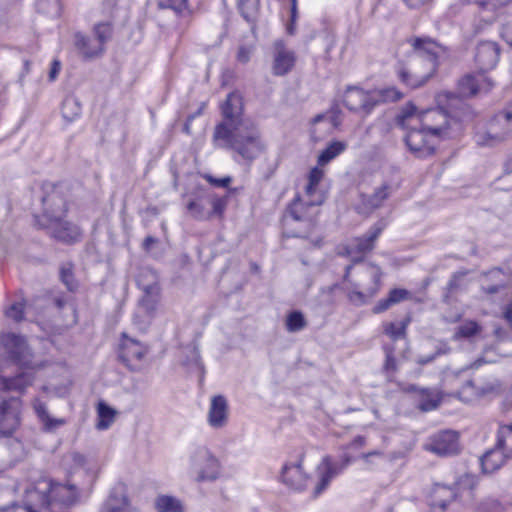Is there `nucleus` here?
Listing matches in <instances>:
<instances>
[{
  "instance_id": "f257e3e1",
  "label": "nucleus",
  "mask_w": 512,
  "mask_h": 512,
  "mask_svg": "<svg viewBox=\"0 0 512 512\" xmlns=\"http://www.w3.org/2000/svg\"><path fill=\"white\" fill-rule=\"evenodd\" d=\"M67 469L69 479L65 484L41 478L30 484L28 496L37 497L41 507L59 510L62 506L75 504L82 495L90 493V487L96 478L97 462L79 452H68L62 460Z\"/></svg>"
},
{
  "instance_id": "f03ea898",
  "label": "nucleus",
  "mask_w": 512,
  "mask_h": 512,
  "mask_svg": "<svg viewBox=\"0 0 512 512\" xmlns=\"http://www.w3.org/2000/svg\"><path fill=\"white\" fill-rule=\"evenodd\" d=\"M386 227L384 221H378L369 232L361 238H355L348 242L339 254L349 257L353 263L360 264L354 269L348 265L344 274V290L349 300L355 305H363L376 295L380 288L381 270L378 266L362 263V259L368 251L374 247V241Z\"/></svg>"
},
{
  "instance_id": "7ed1b4c3",
  "label": "nucleus",
  "mask_w": 512,
  "mask_h": 512,
  "mask_svg": "<svg viewBox=\"0 0 512 512\" xmlns=\"http://www.w3.org/2000/svg\"><path fill=\"white\" fill-rule=\"evenodd\" d=\"M412 45L414 51L408 63L399 65L396 73L403 84L416 89L436 73L439 64L448 58V52L431 39L417 38Z\"/></svg>"
},
{
  "instance_id": "20e7f679",
  "label": "nucleus",
  "mask_w": 512,
  "mask_h": 512,
  "mask_svg": "<svg viewBox=\"0 0 512 512\" xmlns=\"http://www.w3.org/2000/svg\"><path fill=\"white\" fill-rule=\"evenodd\" d=\"M396 123L401 128H410L411 123L418 124L431 133L432 139L440 141L454 138L461 131V124L456 119L450 118L443 109L418 112L411 103L401 109L396 117Z\"/></svg>"
},
{
  "instance_id": "39448f33",
  "label": "nucleus",
  "mask_w": 512,
  "mask_h": 512,
  "mask_svg": "<svg viewBox=\"0 0 512 512\" xmlns=\"http://www.w3.org/2000/svg\"><path fill=\"white\" fill-rule=\"evenodd\" d=\"M494 359L478 358L470 367H465L457 371H447L444 373L443 385L451 389V394L460 401L469 403L473 400L486 397L496 393L499 390V383L491 378L487 381L474 382L470 379L469 369H478L483 363L495 362Z\"/></svg>"
},
{
  "instance_id": "423d86ee",
  "label": "nucleus",
  "mask_w": 512,
  "mask_h": 512,
  "mask_svg": "<svg viewBox=\"0 0 512 512\" xmlns=\"http://www.w3.org/2000/svg\"><path fill=\"white\" fill-rule=\"evenodd\" d=\"M43 207V214L37 218V222L55 239L64 243H74L80 239L81 229L62 218L66 211V203L60 195L51 194L44 197Z\"/></svg>"
},
{
  "instance_id": "0eeeda50",
  "label": "nucleus",
  "mask_w": 512,
  "mask_h": 512,
  "mask_svg": "<svg viewBox=\"0 0 512 512\" xmlns=\"http://www.w3.org/2000/svg\"><path fill=\"white\" fill-rule=\"evenodd\" d=\"M213 142L216 147L232 149L233 159L238 163L250 164L265 151V144L253 122L231 131L227 140L213 139Z\"/></svg>"
},
{
  "instance_id": "6e6552de",
  "label": "nucleus",
  "mask_w": 512,
  "mask_h": 512,
  "mask_svg": "<svg viewBox=\"0 0 512 512\" xmlns=\"http://www.w3.org/2000/svg\"><path fill=\"white\" fill-rule=\"evenodd\" d=\"M36 354H0V380L6 390L18 392L31 385L32 371L41 366Z\"/></svg>"
},
{
  "instance_id": "1a4fd4ad",
  "label": "nucleus",
  "mask_w": 512,
  "mask_h": 512,
  "mask_svg": "<svg viewBox=\"0 0 512 512\" xmlns=\"http://www.w3.org/2000/svg\"><path fill=\"white\" fill-rule=\"evenodd\" d=\"M187 462L189 472L198 482L214 481L220 476V462L206 446L192 447L188 453Z\"/></svg>"
},
{
  "instance_id": "9d476101",
  "label": "nucleus",
  "mask_w": 512,
  "mask_h": 512,
  "mask_svg": "<svg viewBox=\"0 0 512 512\" xmlns=\"http://www.w3.org/2000/svg\"><path fill=\"white\" fill-rule=\"evenodd\" d=\"M243 103L240 94L232 92L227 96L226 101L221 105L222 121L214 129L213 139H228L233 130H239L242 126L251 121L245 119L242 114Z\"/></svg>"
},
{
  "instance_id": "9b49d317",
  "label": "nucleus",
  "mask_w": 512,
  "mask_h": 512,
  "mask_svg": "<svg viewBox=\"0 0 512 512\" xmlns=\"http://www.w3.org/2000/svg\"><path fill=\"white\" fill-rule=\"evenodd\" d=\"M111 35L112 27L108 22L98 23L94 26L93 37L80 32L75 33L74 46L84 58H95L104 52L105 43Z\"/></svg>"
},
{
  "instance_id": "f8f14e48",
  "label": "nucleus",
  "mask_w": 512,
  "mask_h": 512,
  "mask_svg": "<svg viewBox=\"0 0 512 512\" xmlns=\"http://www.w3.org/2000/svg\"><path fill=\"white\" fill-rule=\"evenodd\" d=\"M406 130L404 141L409 151L417 158H426L432 155L436 146L441 142L439 139H432L431 133L427 132L418 124L411 123Z\"/></svg>"
},
{
  "instance_id": "ddd939ff",
  "label": "nucleus",
  "mask_w": 512,
  "mask_h": 512,
  "mask_svg": "<svg viewBox=\"0 0 512 512\" xmlns=\"http://www.w3.org/2000/svg\"><path fill=\"white\" fill-rule=\"evenodd\" d=\"M351 463V457L343 454L340 461H335L329 455L324 456L316 469L317 483L313 495L318 497L330 485L333 478L342 473Z\"/></svg>"
},
{
  "instance_id": "4468645a",
  "label": "nucleus",
  "mask_w": 512,
  "mask_h": 512,
  "mask_svg": "<svg viewBox=\"0 0 512 512\" xmlns=\"http://www.w3.org/2000/svg\"><path fill=\"white\" fill-rule=\"evenodd\" d=\"M424 449L439 456L452 455L459 450L458 433L452 430L439 431L424 443Z\"/></svg>"
},
{
  "instance_id": "2eb2a0df",
  "label": "nucleus",
  "mask_w": 512,
  "mask_h": 512,
  "mask_svg": "<svg viewBox=\"0 0 512 512\" xmlns=\"http://www.w3.org/2000/svg\"><path fill=\"white\" fill-rule=\"evenodd\" d=\"M22 403L19 398H10L0 402V434L11 436L20 425Z\"/></svg>"
},
{
  "instance_id": "dca6fc26",
  "label": "nucleus",
  "mask_w": 512,
  "mask_h": 512,
  "mask_svg": "<svg viewBox=\"0 0 512 512\" xmlns=\"http://www.w3.org/2000/svg\"><path fill=\"white\" fill-rule=\"evenodd\" d=\"M311 198L303 195L302 198H296L288 207L284 216L285 222L288 223L289 219L293 221L303 222L305 228L309 229L313 225L314 217L317 214V206L313 209L310 207Z\"/></svg>"
},
{
  "instance_id": "f3484780",
  "label": "nucleus",
  "mask_w": 512,
  "mask_h": 512,
  "mask_svg": "<svg viewBox=\"0 0 512 512\" xmlns=\"http://www.w3.org/2000/svg\"><path fill=\"white\" fill-rule=\"evenodd\" d=\"M229 405L225 396L214 395L210 399L207 423L213 429H222L228 424Z\"/></svg>"
},
{
  "instance_id": "a211bd4d",
  "label": "nucleus",
  "mask_w": 512,
  "mask_h": 512,
  "mask_svg": "<svg viewBox=\"0 0 512 512\" xmlns=\"http://www.w3.org/2000/svg\"><path fill=\"white\" fill-rule=\"evenodd\" d=\"M100 512H137V510L128 499L126 486L119 483L111 489Z\"/></svg>"
},
{
  "instance_id": "6ab92c4d",
  "label": "nucleus",
  "mask_w": 512,
  "mask_h": 512,
  "mask_svg": "<svg viewBox=\"0 0 512 512\" xmlns=\"http://www.w3.org/2000/svg\"><path fill=\"white\" fill-rule=\"evenodd\" d=\"M372 91H365L358 87H349L344 94L345 106L353 111L364 110L369 113L374 107Z\"/></svg>"
},
{
  "instance_id": "aec40b11",
  "label": "nucleus",
  "mask_w": 512,
  "mask_h": 512,
  "mask_svg": "<svg viewBox=\"0 0 512 512\" xmlns=\"http://www.w3.org/2000/svg\"><path fill=\"white\" fill-rule=\"evenodd\" d=\"M512 121V105L505 111L498 113L492 122L490 123L489 130L487 132V139L480 140L477 142L480 144L490 145L494 140L501 141L508 135L509 129L506 124Z\"/></svg>"
},
{
  "instance_id": "412c9836",
  "label": "nucleus",
  "mask_w": 512,
  "mask_h": 512,
  "mask_svg": "<svg viewBox=\"0 0 512 512\" xmlns=\"http://www.w3.org/2000/svg\"><path fill=\"white\" fill-rule=\"evenodd\" d=\"M296 61L295 53L288 49L283 42L274 45L272 71L276 76H283L291 71Z\"/></svg>"
},
{
  "instance_id": "4be33fe9",
  "label": "nucleus",
  "mask_w": 512,
  "mask_h": 512,
  "mask_svg": "<svg viewBox=\"0 0 512 512\" xmlns=\"http://www.w3.org/2000/svg\"><path fill=\"white\" fill-rule=\"evenodd\" d=\"M499 60V47L495 42L483 41L476 48L475 61L481 73L493 69Z\"/></svg>"
},
{
  "instance_id": "5701e85b",
  "label": "nucleus",
  "mask_w": 512,
  "mask_h": 512,
  "mask_svg": "<svg viewBox=\"0 0 512 512\" xmlns=\"http://www.w3.org/2000/svg\"><path fill=\"white\" fill-rule=\"evenodd\" d=\"M491 87L492 82L484 73L466 75L459 82V93L463 97H469L482 90L488 91Z\"/></svg>"
},
{
  "instance_id": "b1692460",
  "label": "nucleus",
  "mask_w": 512,
  "mask_h": 512,
  "mask_svg": "<svg viewBox=\"0 0 512 512\" xmlns=\"http://www.w3.org/2000/svg\"><path fill=\"white\" fill-rule=\"evenodd\" d=\"M508 276L499 268L485 273L481 278V288L487 294H498L506 291Z\"/></svg>"
},
{
  "instance_id": "393cba45",
  "label": "nucleus",
  "mask_w": 512,
  "mask_h": 512,
  "mask_svg": "<svg viewBox=\"0 0 512 512\" xmlns=\"http://www.w3.org/2000/svg\"><path fill=\"white\" fill-rule=\"evenodd\" d=\"M281 479L286 486L296 491L303 490L308 482V477L300 463L284 465Z\"/></svg>"
},
{
  "instance_id": "a878e982",
  "label": "nucleus",
  "mask_w": 512,
  "mask_h": 512,
  "mask_svg": "<svg viewBox=\"0 0 512 512\" xmlns=\"http://www.w3.org/2000/svg\"><path fill=\"white\" fill-rule=\"evenodd\" d=\"M322 167L317 164L316 167L311 169L308 175V183L305 187V196L311 198L310 207L312 209L323 202V194L318 187L325 174Z\"/></svg>"
},
{
  "instance_id": "bb28decb",
  "label": "nucleus",
  "mask_w": 512,
  "mask_h": 512,
  "mask_svg": "<svg viewBox=\"0 0 512 512\" xmlns=\"http://www.w3.org/2000/svg\"><path fill=\"white\" fill-rule=\"evenodd\" d=\"M512 457L507 454L503 449L495 446L488 450L481 458V467L484 473H493L500 469Z\"/></svg>"
},
{
  "instance_id": "cd10ccee",
  "label": "nucleus",
  "mask_w": 512,
  "mask_h": 512,
  "mask_svg": "<svg viewBox=\"0 0 512 512\" xmlns=\"http://www.w3.org/2000/svg\"><path fill=\"white\" fill-rule=\"evenodd\" d=\"M392 191V187L388 183H383L381 186L374 189L372 194H362V204L367 209H375L382 205L388 198Z\"/></svg>"
},
{
  "instance_id": "c85d7f7f",
  "label": "nucleus",
  "mask_w": 512,
  "mask_h": 512,
  "mask_svg": "<svg viewBox=\"0 0 512 512\" xmlns=\"http://www.w3.org/2000/svg\"><path fill=\"white\" fill-rule=\"evenodd\" d=\"M29 348L24 336L15 333L0 334V350L5 352H25Z\"/></svg>"
},
{
  "instance_id": "c756f323",
  "label": "nucleus",
  "mask_w": 512,
  "mask_h": 512,
  "mask_svg": "<svg viewBox=\"0 0 512 512\" xmlns=\"http://www.w3.org/2000/svg\"><path fill=\"white\" fill-rule=\"evenodd\" d=\"M33 408L46 431H53L65 424L64 419L51 417L46 409L45 404L39 399L34 400Z\"/></svg>"
},
{
  "instance_id": "7c9ffc66",
  "label": "nucleus",
  "mask_w": 512,
  "mask_h": 512,
  "mask_svg": "<svg viewBox=\"0 0 512 512\" xmlns=\"http://www.w3.org/2000/svg\"><path fill=\"white\" fill-rule=\"evenodd\" d=\"M184 358L181 359V364L189 373L198 376V383L200 386L204 384L205 367L200 357V354H183Z\"/></svg>"
},
{
  "instance_id": "2f4dec72",
  "label": "nucleus",
  "mask_w": 512,
  "mask_h": 512,
  "mask_svg": "<svg viewBox=\"0 0 512 512\" xmlns=\"http://www.w3.org/2000/svg\"><path fill=\"white\" fill-rule=\"evenodd\" d=\"M457 497V492L453 487L446 485H436L433 491L432 506L444 510L447 505Z\"/></svg>"
},
{
  "instance_id": "473e14b6",
  "label": "nucleus",
  "mask_w": 512,
  "mask_h": 512,
  "mask_svg": "<svg viewBox=\"0 0 512 512\" xmlns=\"http://www.w3.org/2000/svg\"><path fill=\"white\" fill-rule=\"evenodd\" d=\"M187 210L190 216L196 220L204 221L211 218L208 198H197L190 201Z\"/></svg>"
},
{
  "instance_id": "72a5a7b5",
  "label": "nucleus",
  "mask_w": 512,
  "mask_h": 512,
  "mask_svg": "<svg viewBox=\"0 0 512 512\" xmlns=\"http://www.w3.org/2000/svg\"><path fill=\"white\" fill-rule=\"evenodd\" d=\"M157 279L155 271L143 268L137 276V284L145 294H156L158 291Z\"/></svg>"
},
{
  "instance_id": "f704fd0d",
  "label": "nucleus",
  "mask_w": 512,
  "mask_h": 512,
  "mask_svg": "<svg viewBox=\"0 0 512 512\" xmlns=\"http://www.w3.org/2000/svg\"><path fill=\"white\" fill-rule=\"evenodd\" d=\"M481 8V18L491 22L496 18V12L508 4L510 0H475Z\"/></svg>"
},
{
  "instance_id": "c9c22d12",
  "label": "nucleus",
  "mask_w": 512,
  "mask_h": 512,
  "mask_svg": "<svg viewBox=\"0 0 512 512\" xmlns=\"http://www.w3.org/2000/svg\"><path fill=\"white\" fill-rule=\"evenodd\" d=\"M482 327L475 321L467 320L461 323L454 334L456 339L475 340L481 336Z\"/></svg>"
},
{
  "instance_id": "e433bc0d",
  "label": "nucleus",
  "mask_w": 512,
  "mask_h": 512,
  "mask_svg": "<svg viewBox=\"0 0 512 512\" xmlns=\"http://www.w3.org/2000/svg\"><path fill=\"white\" fill-rule=\"evenodd\" d=\"M340 123V111L338 109H331L325 113L318 114L312 120V125L314 127H316L318 124H324V129L327 132L338 127Z\"/></svg>"
},
{
  "instance_id": "4c0bfd02",
  "label": "nucleus",
  "mask_w": 512,
  "mask_h": 512,
  "mask_svg": "<svg viewBox=\"0 0 512 512\" xmlns=\"http://www.w3.org/2000/svg\"><path fill=\"white\" fill-rule=\"evenodd\" d=\"M28 490H33L30 485L24 488V504H13L9 507L0 508V512H37L36 507L41 506L37 497L28 496Z\"/></svg>"
},
{
  "instance_id": "58836bf2",
  "label": "nucleus",
  "mask_w": 512,
  "mask_h": 512,
  "mask_svg": "<svg viewBox=\"0 0 512 512\" xmlns=\"http://www.w3.org/2000/svg\"><path fill=\"white\" fill-rule=\"evenodd\" d=\"M155 507L158 512H185L182 502L178 498L169 495L158 496Z\"/></svg>"
},
{
  "instance_id": "ea45409f",
  "label": "nucleus",
  "mask_w": 512,
  "mask_h": 512,
  "mask_svg": "<svg viewBox=\"0 0 512 512\" xmlns=\"http://www.w3.org/2000/svg\"><path fill=\"white\" fill-rule=\"evenodd\" d=\"M441 400L440 393L432 389H422L419 393L418 407L422 411H432Z\"/></svg>"
},
{
  "instance_id": "a19ab883",
  "label": "nucleus",
  "mask_w": 512,
  "mask_h": 512,
  "mask_svg": "<svg viewBox=\"0 0 512 512\" xmlns=\"http://www.w3.org/2000/svg\"><path fill=\"white\" fill-rule=\"evenodd\" d=\"M346 143L341 141H334L330 143L318 156L317 164L319 166H325L330 161L339 156L346 150Z\"/></svg>"
},
{
  "instance_id": "79ce46f5",
  "label": "nucleus",
  "mask_w": 512,
  "mask_h": 512,
  "mask_svg": "<svg viewBox=\"0 0 512 512\" xmlns=\"http://www.w3.org/2000/svg\"><path fill=\"white\" fill-rule=\"evenodd\" d=\"M374 105L386 102H395L403 97V93L394 86H388L381 89L372 90Z\"/></svg>"
},
{
  "instance_id": "37998d69",
  "label": "nucleus",
  "mask_w": 512,
  "mask_h": 512,
  "mask_svg": "<svg viewBox=\"0 0 512 512\" xmlns=\"http://www.w3.org/2000/svg\"><path fill=\"white\" fill-rule=\"evenodd\" d=\"M116 411L106 404L104 401H99L97 405L98 422L97 428L105 430L110 427L114 422Z\"/></svg>"
},
{
  "instance_id": "c03bdc74",
  "label": "nucleus",
  "mask_w": 512,
  "mask_h": 512,
  "mask_svg": "<svg viewBox=\"0 0 512 512\" xmlns=\"http://www.w3.org/2000/svg\"><path fill=\"white\" fill-rule=\"evenodd\" d=\"M62 116L67 122H72L81 114V104L74 96H67L62 103Z\"/></svg>"
},
{
  "instance_id": "a18cd8bd",
  "label": "nucleus",
  "mask_w": 512,
  "mask_h": 512,
  "mask_svg": "<svg viewBox=\"0 0 512 512\" xmlns=\"http://www.w3.org/2000/svg\"><path fill=\"white\" fill-rule=\"evenodd\" d=\"M411 319L407 317L405 320L401 322H390L384 324V332L388 335L392 340H399L405 337L406 328L409 325Z\"/></svg>"
},
{
  "instance_id": "49530a36",
  "label": "nucleus",
  "mask_w": 512,
  "mask_h": 512,
  "mask_svg": "<svg viewBox=\"0 0 512 512\" xmlns=\"http://www.w3.org/2000/svg\"><path fill=\"white\" fill-rule=\"evenodd\" d=\"M496 445L512 457V425L500 426Z\"/></svg>"
},
{
  "instance_id": "de8ad7c7",
  "label": "nucleus",
  "mask_w": 512,
  "mask_h": 512,
  "mask_svg": "<svg viewBox=\"0 0 512 512\" xmlns=\"http://www.w3.org/2000/svg\"><path fill=\"white\" fill-rule=\"evenodd\" d=\"M144 356L145 354H118V359L131 371H141L147 366Z\"/></svg>"
},
{
  "instance_id": "09e8293b",
  "label": "nucleus",
  "mask_w": 512,
  "mask_h": 512,
  "mask_svg": "<svg viewBox=\"0 0 512 512\" xmlns=\"http://www.w3.org/2000/svg\"><path fill=\"white\" fill-rule=\"evenodd\" d=\"M477 484L478 481L474 475L464 474L457 480L453 488L457 492V496H462L464 493H467L468 496H470L471 491L477 486Z\"/></svg>"
},
{
  "instance_id": "8fccbe9b",
  "label": "nucleus",
  "mask_w": 512,
  "mask_h": 512,
  "mask_svg": "<svg viewBox=\"0 0 512 512\" xmlns=\"http://www.w3.org/2000/svg\"><path fill=\"white\" fill-rule=\"evenodd\" d=\"M36 6L38 11L51 17H57L61 12L60 0H38Z\"/></svg>"
},
{
  "instance_id": "3c124183",
  "label": "nucleus",
  "mask_w": 512,
  "mask_h": 512,
  "mask_svg": "<svg viewBox=\"0 0 512 512\" xmlns=\"http://www.w3.org/2000/svg\"><path fill=\"white\" fill-rule=\"evenodd\" d=\"M306 326L304 315L299 311H293L286 318V328L289 332H298Z\"/></svg>"
},
{
  "instance_id": "603ef678",
  "label": "nucleus",
  "mask_w": 512,
  "mask_h": 512,
  "mask_svg": "<svg viewBox=\"0 0 512 512\" xmlns=\"http://www.w3.org/2000/svg\"><path fill=\"white\" fill-rule=\"evenodd\" d=\"M259 5V0H238V7L243 17L250 21L251 17L256 12Z\"/></svg>"
},
{
  "instance_id": "864d4df0",
  "label": "nucleus",
  "mask_w": 512,
  "mask_h": 512,
  "mask_svg": "<svg viewBox=\"0 0 512 512\" xmlns=\"http://www.w3.org/2000/svg\"><path fill=\"white\" fill-rule=\"evenodd\" d=\"M25 313L26 310L22 302L13 303L5 310L6 317L15 322L22 321Z\"/></svg>"
},
{
  "instance_id": "5fc2aeb1",
  "label": "nucleus",
  "mask_w": 512,
  "mask_h": 512,
  "mask_svg": "<svg viewBox=\"0 0 512 512\" xmlns=\"http://www.w3.org/2000/svg\"><path fill=\"white\" fill-rule=\"evenodd\" d=\"M159 5L163 8L172 9L179 14L188 10L187 0H159Z\"/></svg>"
},
{
  "instance_id": "6e6d98bb",
  "label": "nucleus",
  "mask_w": 512,
  "mask_h": 512,
  "mask_svg": "<svg viewBox=\"0 0 512 512\" xmlns=\"http://www.w3.org/2000/svg\"><path fill=\"white\" fill-rule=\"evenodd\" d=\"M143 345L140 341L135 338L128 336L123 333L120 341V349L122 350H133L134 352H138L143 349Z\"/></svg>"
},
{
  "instance_id": "4d7b16f0",
  "label": "nucleus",
  "mask_w": 512,
  "mask_h": 512,
  "mask_svg": "<svg viewBox=\"0 0 512 512\" xmlns=\"http://www.w3.org/2000/svg\"><path fill=\"white\" fill-rule=\"evenodd\" d=\"M209 208L211 211V217L213 215L216 216H222L225 207H226V200L224 198L220 197H213L208 198Z\"/></svg>"
},
{
  "instance_id": "13d9d810",
  "label": "nucleus",
  "mask_w": 512,
  "mask_h": 512,
  "mask_svg": "<svg viewBox=\"0 0 512 512\" xmlns=\"http://www.w3.org/2000/svg\"><path fill=\"white\" fill-rule=\"evenodd\" d=\"M389 301L394 305L410 298V292L406 289L395 288L389 292Z\"/></svg>"
},
{
  "instance_id": "bf43d9fd",
  "label": "nucleus",
  "mask_w": 512,
  "mask_h": 512,
  "mask_svg": "<svg viewBox=\"0 0 512 512\" xmlns=\"http://www.w3.org/2000/svg\"><path fill=\"white\" fill-rule=\"evenodd\" d=\"M154 295L155 294H146L141 300V305L149 317H153L156 311V300L153 297Z\"/></svg>"
},
{
  "instance_id": "052dcab7",
  "label": "nucleus",
  "mask_w": 512,
  "mask_h": 512,
  "mask_svg": "<svg viewBox=\"0 0 512 512\" xmlns=\"http://www.w3.org/2000/svg\"><path fill=\"white\" fill-rule=\"evenodd\" d=\"M479 512H504V508L497 500L489 499L480 505Z\"/></svg>"
},
{
  "instance_id": "680f3d73",
  "label": "nucleus",
  "mask_w": 512,
  "mask_h": 512,
  "mask_svg": "<svg viewBox=\"0 0 512 512\" xmlns=\"http://www.w3.org/2000/svg\"><path fill=\"white\" fill-rule=\"evenodd\" d=\"M500 36L508 45L512 46V17L502 25Z\"/></svg>"
},
{
  "instance_id": "e2e57ef3",
  "label": "nucleus",
  "mask_w": 512,
  "mask_h": 512,
  "mask_svg": "<svg viewBox=\"0 0 512 512\" xmlns=\"http://www.w3.org/2000/svg\"><path fill=\"white\" fill-rule=\"evenodd\" d=\"M360 458L366 463H374L384 459V453L381 450H373L368 453H363Z\"/></svg>"
},
{
  "instance_id": "0e129e2a",
  "label": "nucleus",
  "mask_w": 512,
  "mask_h": 512,
  "mask_svg": "<svg viewBox=\"0 0 512 512\" xmlns=\"http://www.w3.org/2000/svg\"><path fill=\"white\" fill-rule=\"evenodd\" d=\"M60 275H61L62 282L67 286V288L69 290H73L75 285H74L73 275H72L70 269L63 267L61 269Z\"/></svg>"
},
{
  "instance_id": "69168bd1",
  "label": "nucleus",
  "mask_w": 512,
  "mask_h": 512,
  "mask_svg": "<svg viewBox=\"0 0 512 512\" xmlns=\"http://www.w3.org/2000/svg\"><path fill=\"white\" fill-rule=\"evenodd\" d=\"M253 52L252 46H241L237 52V59L242 63H247Z\"/></svg>"
},
{
  "instance_id": "338daca9",
  "label": "nucleus",
  "mask_w": 512,
  "mask_h": 512,
  "mask_svg": "<svg viewBox=\"0 0 512 512\" xmlns=\"http://www.w3.org/2000/svg\"><path fill=\"white\" fill-rule=\"evenodd\" d=\"M60 70H61V62L57 59H54L51 63V67H50V70L48 73L49 81H51V82L55 81L59 75Z\"/></svg>"
},
{
  "instance_id": "774afa93",
  "label": "nucleus",
  "mask_w": 512,
  "mask_h": 512,
  "mask_svg": "<svg viewBox=\"0 0 512 512\" xmlns=\"http://www.w3.org/2000/svg\"><path fill=\"white\" fill-rule=\"evenodd\" d=\"M392 305L393 304L389 301V298L387 297L386 299H382L377 303V305L374 307V312L375 313L384 312Z\"/></svg>"
}]
</instances>
